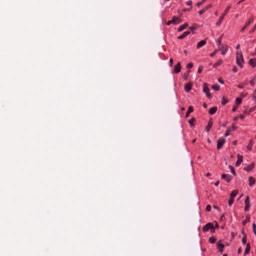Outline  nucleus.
Here are the masks:
<instances>
[{"label":"nucleus","instance_id":"f257e3e1","mask_svg":"<svg viewBox=\"0 0 256 256\" xmlns=\"http://www.w3.org/2000/svg\"><path fill=\"white\" fill-rule=\"evenodd\" d=\"M236 60L237 64L240 68L242 67V64L244 62L242 54L241 52H236Z\"/></svg>","mask_w":256,"mask_h":256},{"label":"nucleus","instance_id":"f03ea898","mask_svg":"<svg viewBox=\"0 0 256 256\" xmlns=\"http://www.w3.org/2000/svg\"><path fill=\"white\" fill-rule=\"evenodd\" d=\"M230 8V6H228L226 8V9L224 10V12L222 14V16H220V18H219L218 20L216 22V26H220L221 24L222 21L223 20L224 16L228 14V12Z\"/></svg>","mask_w":256,"mask_h":256},{"label":"nucleus","instance_id":"7ed1b4c3","mask_svg":"<svg viewBox=\"0 0 256 256\" xmlns=\"http://www.w3.org/2000/svg\"><path fill=\"white\" fill-rule=\"evenodd\" d=\"M203 92H205L206 94V96L208 98H210L211 97V94L210 92V89L207 86L206 84H204Z\"/></svg>","mask_w":256,"mask_h":256},{"label":"nucleus","instance_id":"20e7f679","mask_svg":"<svg viewBox=\"0 0 256 256\" xmlns=\"http://www.w3.org/2000/svg\"><path fill=\"white\" fill-rule=\"evenodd\" d=\"M218 48V50L222 51V54L223 55H224L228 50V46H224L222 45H219Z\"/></svg>","mask_w":256,"mask_h":256},{"label":"nucleus","instance_id":"39448f33","mask_svg":"<svg viewBox=\"0 0 256 256\" xmlns=\"http://www.w3.org/2000/svg\"><path fill=\"white\" fill-rule=\"evenodd\" d=\"M212 228H213V224L212 222H208L203 227L202 230L204 232H206Z\"/></svg>","mask_w":256,"mask_h":256},{"label":"nucleus","instance_id":"423d86ee","mask_svg":"<svg viewBox=\"0 0 256 256\" xmlns=\"http://www.w3.org/2000/svg\"><path fill=\"white\" fill-rule=\"evenodd\" d=\"M224 142H225V140L223 138H220L217 142V148L218 150H220V148H221L224 144Z\"/></svg>","mask_w":256,"mask_h":256},{"label":"nucleus","instance_id":"0eeeda50","mask_svg":"<svg viewBox=\"0 0 256 256\" xmlns=\"http://www.w3.org/2000/svg\"><path fill=\"white\" fill-rule=\"evenodd\" d=\"M254 22V20L253 18H250L248 20L246 23L245 25L241 29L240 31L242 32H243L245 29L248 27L252 23Z\"/></svg>","mask_w":256,"mask_h":256},{"label":"nucleus","instance_id":"6e6552de","mask_svg":"<svg viewBox=\"0 0 256 256\" xmlns=\"http://www.w3.org/2000/svg\"><path fill=\"white\" fill-rule=\"evenodd\" d=\"M244 204H245V208H244V210L245 211H248L250 209V200L249 197L248 196L245 200H244Z\"/></svg>","mask_w":256,"mask_h":256},{"label":"nucleus","instance_id":"1a4fd4ad","mask_svg":"<svg viewBox=\"0 0 256 256\" xmlns=\"http://www.w3.org/2000/svg\"><path fill=\"white\" fill-rule=\"evenodd\" d=\"M238 160L236 161V166H238L242 162V156L240 155V154H238Z\"/></svg>","mask_w":256,"mask_h":256},{"label":"nucleus","instance_id":"9d476101","mask_svg":"<svg viewBox=\"0 0 256 256\" xmlns=\"http://www.w3.org/2000/svg\"><path fill=\"white\" fill-rule=\"evenodd\" d=\"M172 24H180L182 22V20L180 19L178 17L176 16H174L172 17Z\"/></svg>","mask_w":256,"mask_h":256},{"label":"nucleus","instance_id":"9b49d317","mask_svg":"<svg viewBox=\"0 0 256 256\" xmlns=\"http://www.w3.org/2000/svg\"><path fill=\"white\" fill-rule=\"evenodd\" d=\"M222 179H225L226 181L228 182H230L232 180L231 176L227 174H222Z\"/></svg>","mask_w":256,"mask_h":256},{"label":"nucleus","instance_id":"f8f14e48","mask_svg":"<svg viewBox=\"0 0 256 256\" xmlns=\"http://www.w3.org/2000/svg\"><path fill=\"white\" fill-rule=\"evenodd\" d=\"M217 247L220 252H223V248H224V244L220 243V241H218L217 244Z\"/></svg>","mask_w":256,"mask_h":256},{"label":"nucleus","instance_id":"ddd939ff","mask_svg":"<svg viewBox=\"0 0 256 256\" xmlns=\"http://www.w3.org/2000/svg\"><path fill=\"white\" fill-rule=\"evenodd\" d=\"M254 163H252L250 164L245 167L244 168V170L246 172H250L254 168Z\"/></svg>","mask_w":256,"mask_h":256},{"label":"nucleus","instance_id":"4468645a","mask_svg":"<svg viewBox=\"0 0 256 256\" xmlns=\"http://www.w3.org/2000/svg\"><path fill=\"white\" fill-rule=\"evenodd\" d=\"M206 44V40H202L199 42L197 44L196 48H200Z\"/></svg>","mask_w":256,"mask_h":256},{"label":"nucleus","instance_id":"2eb2a0df","mask_svg":"<svg viewBox=\"0 0 256 256\" xmlns=\"http://www.w3.org/2000/svg\"><path fill=\"white\" fill-rule=\"evenodd\" d=\"M180 64L178 62L177 64L174 66V72L176 73H178L180 71Z\"/></svg>","mask_w":256,"mask_h":256},{"label":"nucleus","instance_id":"dca6fc26","mask_svg":"<svg viewBox=\"0 0 256 256\" xmlns=\"http://www.w3.org/2000/svg\"><path fill=\"white\" fill-rule=\"evenodd\" d=\"M192 84L191 83H188L184 86V89L186 92H188L192 89Z\"/></svg>","mask_w":256,"mask_h":256},{"label":"nucleus","instance_id":"f3484780","mask_svg":"<svg viewBox=\"0 0 256 256\" xmlns=\"http://www.w3.org/2000/svg\"><path fill=\"white\" fill-rule=\"evenodd\" d=\"M248 182V184L250 186H252L256 182L255 179L252 177H249Z\"/></svg>","mask_w":256,"mask_h":256},{"label":"nucleus","instance_id":"a211bd4d","mask_svg":"<svg viewBox=\"0 0 256 256\" xmlns=\"http://www.w3.org/2000/svg\"><path fill=\"white\" fill-rule=\"evenodd\" d=\"M250 244L248 243L246 244V248L244 250V255H246L250 253Z\"/></svg>","mask_w":256,"mask_h":256},{"label":"nucleus","instance_id":"6ab92c4d","mask_svg":"<svg viewBox=\"0 0 256 256\" xmlns=\"http://www.w3.org/2000/svg\"><path fill=\"white\" fill-rule=\"evenodd\" d=\"M194 111V108L192 106H190L188 108V110L186 114V117L187 118L189 116L190 113Z\"/></svg>","mask_w":256,"mask_h":256},{"label":"nucleus","instance_id":"aec40b11","mask_svg":"<svg viewBox=\"0 0 256 256\" xmlns=\"http://www.w3.org/2000/svg\"><path fill=\"white\" fill-rule=\"evenodd\" d=\"M249 64L253 67L256 66V58H252L249 60Z\"/></svg>","mask_w":256,"mask_h":256},{"label":"nucleus","instance_id":"412c9836","mask_svg":"<svg viewBox=\"0 0 256 256\" xmlns=\"http://www.w3.org/2000/svg\"><path fill=\"white\" fill-rule=\"evenodd\" d=\"M210 7H211V5H208V6H206L203 9H202L199 11V12H198L199 14L200 15L202 14L203 13L206 12V10H207Z\"/></svg>","mask_w":256,"mask_h":256},{"label":"nucleus","instance_id":"4be33fe9","mask_svg":"<svg viewBox=\"0 0 256 256\" xmlns=\"http://www.w3.org/2000/svg\"><path fill=\"white\" fill-rule=\"evenodd\" d=\"M190 32H184L182 35L178 37V39L182 40L184 38H185L186 36H187L188 34H190Z\"/></svg>","mask_w":256,"mask_h":256},{"label":"nucleus","instance_id":"5701e85b","mask_svg":"<svg viewBox=\"0 0 256 256\" xmlns=\"http://www.w3.org/2000/svg\"><path fill=\"white\" fill-rule=\"evenodd\" d=\"M254 144V142L252 140H250L249 142V143L246 147V148L249 150L250 151L252 150V146Z\"/></svg>","mask_w":256,"mask_h":256},{"label":"nucleus","instance_id":"b1692460","mask_svg":"<svg viewBox=\"0 0 256 256\" xmlns=\"http://www.w3.org/2000/svg\"><path fill=\"white\" fill-rule=\"evenodd\" d=\"M217 110V108L216 106H214V107H212V108H210V110H209V113L210 114H215V112H216Z\"/></svg>","mask_w":256,"mask_h":256},{"label":"nucleus","instance_id":"393cba45","mask_svg":"<svg viewBox=\"0 0 256 256\" xmlns=\"http://www.w3.org/2000/svg\"><path fill=\"white\" fill-rule=\"evenodd\" d=\"M188 26V24L187 23H186L182 26H180L178 28V32H181L182 30H183L184 29H185L187 26Z\"/></svg>","mask_w":256,"mask_h":256},{"label":"nucleus","instance_id":"a878e982","mask_svg":"<svg viewBox=\"0 0 256 256\" xmlns=\"http://www.w3.org/2000/svg\"><path fill=\"white\" fill-rule=\"evenodd\" d=\"M238 191L237 190H234L230 194V198H234L238 194Z\"/></svg>","mask_w":256,"mask_h":256},{"label":"nucleus","instance_id":"bb28decb","mask_svg":"<svg viewBox=\"0 0 256 256\" xmlns=\"http://www.w3.org/2000/svg\"><path fill=\"white\" fill-rule=\"evenodd\" d=\"M242 102V98H237L236 100L235 104L238 106Z\"/></svg>","mask_w":256,"mask_h":256},{"label":"nucleus","instance_id":"cd10ccee","mask_svg":"<svg viewBox=\"0 0 256 256\" xmlns=\"http://www.w3.org/2000/svg\"><path fill=\"white\" fill-rule=\"evenodd\" d=\"M212 123L210 121L208 122V124L206 127V130L207 132H209L210 130L212 128Z\"/></svg>","mask_w":256,"mask_h":256},{"label":"nucleus","instance_id":"c85d7f7f","mask_svg":"<svg viewBox=\"0 0 256 256\" xmlns=\"http://www.w3.org/2000/svg\"><path fill=\"white\" fill-rule=\"evenodd\" d=\"M222 62V60H220L217 62H216V63L214 64L213 65V66L214 68L217 67L218 66H220V64H221Z\"/></svg>","mask_w":256,"mask_h":256},{"label":"nucleus","instance_id":"c756f323","mask_svg":"<svg viewBox=\"0 0 256 256\" xmlns=\"http://www.w3.org/2000/svg\"><path fill=\"white\" fill-rule=\"evenodd\" d=\"M228 102V100L226 98L224 97L222 98V104L223 105H225Z\"/></svg>","mask_w":256,"mask_h":256},{"label":"nucleus","instance_id":"7c9ffc66","mask_svg":"<svg viewBox=\"0 0 256 256\" xmlns=\"http://www.w3.org/2000/svg\"><path fill=\"white\" fill-rule=\"evenodd\" d=\"M250 220V216H246V219L242 222V224L245 225L247 222H249Z\"/></svg>","mask_w":256,"mask_h":256},{"label":"nucleus","instance_id":"2f4dec72","mask_svg":"<svg viewBox=\"0 0 256 256\" xmlns=\"http://www.w3.org/2000/svg\"><path fill=\"white\" fill-rule=\"evenodd\" d=\"M242 243L244 244L246 243V234H244V236H242Z\"/></svg>","mask_w":256,"mask_h":256},{"label":"nucleus","instance_id":"473e14b6","mask_svg":"<svg viewBox=\"0 0 256 256\" xmlns=\"http://www.w3.org/2000/svg\"><path fill=\"white\" fill-rule=\"evenodd\" d=\"M208 241L210 242L211 244H214L216 242V238H214V237H210L209 238V240H208Z\"/></svg>","mask_w":256,"mask_h":256},{"label":"nucleus","instance_id":"72a5a7b5","mask_svg":"<svg viewBox=\"0 0 256 256\" xmlns=\"http://www.w3.org/2000/svg\"><path fill=\"white\" fill-rule=\"evenodd\" d=\"M236 128V127L235 126L232 125L231 127L228 128V131L232 132V131H234Z\"/></svg>","mask_w":256,"mask_h":256},{"label":"nucleus","instance_id":"f704fd0d","mask_svg":"<svg viewBox=\"0 0 256 256\" xmlns=\"http://www.w3.org/2000/svg\"><path fill=\"white\" fill-rule=\"evenodd\" d=\"M256 110V106L251 108H250V110L248 111V112L247 113V114H249L251 112L254 111Z\"/></svg>","mask_w":256,"mask_h":256},{"label":"nucleus","instance_id":"c9c22d12","mask_svg":"<svg viewBox=\"0 0 256 256\" xmlns=\"http://www.w3.org/2000/svg\"><path fill=\"white\" fill-rule=\"evenodd\" d=\"M228 168H229L230 169L231 172H232V173L234 176H235V175H236V172H235V171H234V168H233L232 166H228Z\"/></svg>","mask_w":256,"mask_h":256},{"label":"nucleus","instance_id":"e433bc0d","mask_svg":"<svg viewBox=\"0 0 256 256\" xmlns=\"http://www.w3.org/2000/svg\"><path fill=\"white\" fill-rule=\"evenodd\" d=\"M222 36H220L218 38L217 40V44H218V46L219 45H222L221 44V42H222Z\"/></svg>","mask_w":256,"mask_h":256},{"label":"nucleus","instance_id":"4c0bfd02","mask_svg":"<svg viewBox=\"0 0 256 256\" xmlns=\"http://www.w3.org/2000/svg\"><path fill=\"white\" fill-rule=\"evenodd\" d=\"M212 88L215 90H218L220 89V86L218 84H214L212 86Z\"/></svg>","mask_w":256,"mask_h":256},{"label":"nucleus","instance_id":"58836bf2","mask_svg":"<svg viewBox=\"0 0 256 256\" xmlns=\"http://www.w3.org/2000/svg\"><path fill=\"white\" fill-rule=\"evenodd\" d=\"M256 80V76H254V78H252V80H250V84L252 86H254L255 84L254 80Z\"/></svg>","mask_w":256,"mask_h":256},{"label":"nucleus","instance_id":"ea45409f","mask_svg":"<svg viewBox=\"0 0 256 256\" xmlns=\"http://www.w3.org/2000/svg\"><path fill=\"white\" fill-rule=\"evenodd\" d=\"M256 225L254 223L252 224V230L254 231V234L255 235H256Z\"/></svg>","mask_w":256,"mask_h":256},{"label":"nucleus","instance_id":"a19ab883","mask_svg":"<svg viewBox=\"0 0 256 256\" xmlns=\"http://www.w3.org/2000/svg\"><path fill=\"white\" fill-rule=\"evenodd\" d=\"M234 202L233 198H230V200L228 202V205L231 206Z\"/></svg>","mask_w":256,"mask_h":256},{"label":"nucleus","instance_id":"79ce46f5","mask_svg":"<svg viewBox=\"0 0 256 256\" xmlns=\"http://www.w3.org/2000/svg\"><path fill=\"white\" fill-rule=\"evenodd\" d=\"M218 50H214L212 53L210 54V56L211 57L214 56L216 54V53L218 52Z\"/></svg>","mask_w":256,"mask_h":256},{"label":"nucleus","instance_id":"37998d69","mask_svg":"<svg viewBox=\"0 0 256 256\" xmlns=\"http://www.w3.org/2000/svg\"><path fill=\"white\" fill-rule=\"evenodd\" d=\"M193 64L192 62L188 63L186 65V68H190L192 67Z\"/></svg>","mask_w":256,"mask_h":256},{"label":"nucleus","instance_id":"c03bdc74","mask_svg":"<svg viewBox=\"0 0 256 256\" xmlns=\"http://www.w3.org/2000/svg\"><path fill=\"white\" fill-rule=\"evenodd\" d=\"M189 73H190V71L188 70L184 74V78L185 80L187 79V78L189 75Z\"/></svg>","mask_w":256,"mask_h":256},{"label":"nucleus","instance_id":"a18cd8bd","mask_svg":"<svg viewBox=\"0 0 256 256\" xmlns=\"http://www.w3.org/2000/svg\"><path fill=\"white\" fill-rule=\"evenodd\" d=\"M206 210L207 212H210L211 210V206L210 205H207L206 208Z\"/></svg>","mask_w":256,"mask_h":256},{"label":"nucleus","instance_id":"49530a36","mask_svg":"<svg viewBox=\"0 0 256 256\" xmlns=\"http://www.w3.org/2000/svg\"><path fill=\"white\" fill-rule=\"evenodd\" d=\"M256 30V24H255L254 27L250 31V33H252L254 32L255 30Z\"/></svg>","mask_w":256,"mask_h":256},{"label":"nucleus","instance_id":"de8ad7c7","mask_svg":"<svg viewBox=\"0 0 256 256\" xmlns=\"http://www.w3.org/2000/svg\"><path fill=\"white\" fill-rule=\"evenodd\" d=\"M195 121V119L194 118H192L189 120V123L190 124H192L193 122Z\"/></svg>","mask_w":256,"mask_h":256},{"label":"nucleus","instance_id":"09e8293b","mask_svg":"<svg viewBox=\"0 0 256 256\" xmlns=\"http://www.w3.org/2000/svg\"><path fill=\"white\" fill-rule=\"evenodd\" d=\"M238 108V106L234 104V107L232 108V111L234 112H235L236 110V109Z\"/></svg>","mask_w":256,"mask_h":256},{"label":"nucleus","instance_id":"8fccbe9b","mask_svg":"<svg viewBox=\"0 0 256 256\" xmlns=\"http://www.w3.org/2000/svg\"><path fill=\"white\" fill-rule=\"evenodd\" d=\"M186 4L188 5V6H192V2L191 0H188V2H186Z\"/></svg>","mask_w":256,"mask_h":256},{"label":"nucleus","instance_id":"3c124183","mask_svg":"<svg viewBox=\"0 0 256 256\" xmlns=\"http://www.w3.org/2000/svg\"><path fill=\"white\" fill-rule=\"evenodd\" d=\"M230 134V132L228 131V130H227L226 131V133L224 134V136H228Z\"/></svg>","mask_w":256,"mask_h":256},{"label":"nucleus","instance_id":"603ef678","mask_svg":"<svg viewBox=\"0 0 256 256\" xmlns=\"http://www.w3.org/2000/svg\"><path fill=\"white\" fill-rule=\"evenodd\" d=\"M202 70V66H200L198 68V72L200 74Z\"/></svg>","mask_w":256,"mask_h":256},{"label":"nucleus","instance_id":"864d4df0","mask_svg":"<svg viewBox=\"0 0 256 256\" xmlns=\"http://www.w3.org/2000/svg\"><path fill=\"white\" fill-rule=\"evenodd\" d=\"M172 63H173V60L171 58L170 60V67L172 66Z\"/></svg>","mask_w":256,"mask_h":256},{"label":"nucleus","instance_id":"5fc2aeb1","mask_svg":"<svg viewBox=\"0 0 256 256\" xmlns=\"http://www.w3.org/2000/svg\"><path fill=\"white\" fill-rule=\"evenodd\" d=\"M232 71L234 72H238V69L236 68V66H234L233 69H232Z\"/></svg>","mask_w":256,"mask_h":256},{"label":"nucleus","instance_id":"6e6d98bb","mask_svg":"<svg viewBox=\"0 0 256 256\" xmlns=\"http://www.w3.org/2000/svg\"><path fill=\"white\" fill-rule=\"evenodd\" d=\"M189 28L192 30H194L196 29V27L195 26H190Z\"/></svg>","mask_w":256,"mask_h":256},{"label":"nucleus","instance_id":"4d7b16f0","mask_svg":"<svg viewBox=\"0 0 256 256\" xmlns=\"http://www.w3.org/2000/svg\"><path fill=\"white\" fill-rule=\"evenodd\" d=\"M218 81L219 82H220V83H221L222 84H224V80L222 78H219L218 79Z\"/></svg>","mask_w":256,"mask_h":256},{"label":"nucleus","instance_id":"13d9d810","mask_svg":"<svg viewBox=\"0 0 256 256\" xmlns=\"http://www.w3.org/2000/svg\"><path fill=\"white\" fill-rule=\"evenodd\" d=\"M172 24V20H168L167 22H166V24L168 26H169L170 25V24Z\"/></svg>","mask_w":256,"mask_h":256},{"label":"nucleus","instance_id":"bf43d9fd","mask_svg":"<svg viewBox=\"0 0 256 256\" xmlns=\"http://www.w3.org/2000/svg\"><path fill=\"white\" fill-rule=\"evenodd\" d=\"M240 119H242V120L244 119V114H242L240 115Z\"/></svg>","mask_w":256,"mask_h":256},{"label":"nucleus","instance_id":"052dcab7","mask_svg":"<svg viewBox=\"0 0 256 256\" xmlns=\"http://www.w3.org/2000/svg\"><path fill=\"white\" fill-rule=\"evenodd\" d=\"M211 232H214V227L213 226V228H212L210 229Z\"/></svg>","mask_w":256,"mask_h":256},{"label":"nucleus","instance_id":"680f3d73","mask_svg":"<svg viewBox=\"0 0 256 256\" xmlns=\"http://www.w3.org/2000/svg\"><path fill=\"white\" fill-rule=\"evenodd\" d=\"M220 184V182L219 181H217L215 183H214V185L216 186H218Z\"/></svg>","mask_w":256,"mask_h":256},{"label":"nucleus","instance_id":"e2e57ef3","mask_svg":"<svg viewBox=\"0 0 256 256\" xmlns=\"http://www.w3.org/2000/svg\"><path fill=\"white\" fill-rule=\"evenodd\" d=\"M254 97L256 99V90L254 92Z\"/></svg>","mask_w":256,"mask_h":256},{"label":"nucleus","instance_id":"0e129e2a","mask_svg":"<svg viewBox=\"0 0 256 256\" xmlns=\"http://www.w3.org/2000/svg\"><path fill=\"white\" fill-rule=\"evenodd\" d=\"M238 88H244V86H242L240 85V84H238Z\"/></svg>","mask_w":256,"mask_h":256},{"label":"nucleus","instance_id":"69168bd1","mask_svg":"<svg viewBox=\"0 0 256 256\" xmlns=\"http://www.w3.org/2000/svg\"><path fill=\"white\" fill-rule=\"evenodd\" d=\"M202 4V2H198V3H197V6H200Z\"/></svg>","mask_w":256,"mask_h":256},{"label":"nucleus","instance_id":"338daca9","mask_svg":"<svg viewBox=\"0 0 256 256\" xmlns=\"http://www.w3.org/2000/svg\"><path fill=\"white\" fill-rule=\"evenodd\" d=\"M241 252H242V249H241V248H239L238 249V254H240V253H241Z\"/></svg>","mask_w":256,"mask_h":256},{"label":"nucleus","instance_id":"774afa93","mask_svg":"<svg viewBox=\"0 0 256 256\" xmlns=\"http://www.w3.org/2000/svg\"><path fill=\"white\" fill-rule=\"evenodd\" d=\"M213 208H214L216 209V210H218V207L217 206H214V205L213 206Z\"/></svg>","mask_w":256,"mask_h":256}]
</instances>
